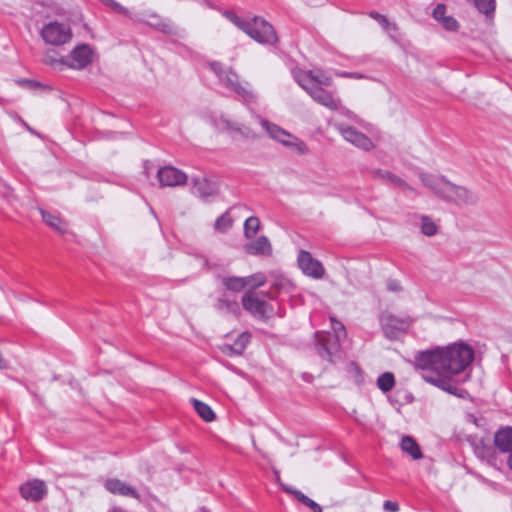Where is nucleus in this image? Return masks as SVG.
<instances>
[{
  "label": "nucleus",
  "instance_id": "1",
  "mask_svg": "<svg viewBox=\"0 0 512 512\" xmlns=\"http://www.w3.org/2000/svg\"><path fill=\"white\" fill-rule=\"evenodd\" d=\"M474 358L473 349L464 343H454L445 348L419 353L416 368L422 378L441 390L463 398L465 390L459 384L466 380L458 377L466 370Z\"/></svg>",
  "mask_w": 512,
  "mask_h": 512
},
{
  "label": "nucleus",
  "instance_id": "2",
  "mask_svg": "<svg viewBox=\"0 0 512 512\" xmlns=\"http://www.w3.org/2000/svg\"><path fill=\"white\" fill-rule=\"evenodd\" d=\"M418 177L427 189L445 202L453 203L459 207L473 206L478 203V197L474 192L466 187L451 183L444 176L419 172Z\"/></svg>",
  "mask_w": 512,
  "mask_h": 512
},
{
  "label": "nucleus",
  "instance_id": "3",
  "mask_svg": "<svg viewBox=\"0 0 512 512\" xmlns=\"http://www.w3.org/2000/svg\"><path fill=\"white\" fill-rule=\"evenodd\" d=\"M333 332H317L315 334V348L321 358L334 362L340 357V341L346 336L342 323L331 318Z\"/></svg>",
  "mask_w": 512,
  "mask_h": 512
},
{
  "label": "nucleus",
  "instance_id": "4",
  "mask_svg": "<svg viewBox=\"0 0 512 512\" xmlns=\"http://www.w3.org/2000/svg\"><path fill=\"white\" fill-rule=\"evenodd\" d=\"M210 68L216 74L220 82L227 89L237 94L246 106L257 103V94L240 82L238 74L232 68L225 67L219 62L210 63Z\"/></svg>",
  "mask_w": 512,
  "mask_h": 512
},
{
  "label": "nucleus",
  "instance_id": "5",
  "mask_svg": "<svg viewBox=\"0 0 512 512\" xmlns=\"http://www.w3.org/2000/svg\"><path fill=\"white\" fill-rule=\"evenodd\" d=\"M255 118L258 120L259 124L262 126V128L266 131V133L269 135L271 139L281 143L290 151L298 155L308 154L309 148L307 144L301 139H299L297 136L291 134L290 132L281 128L277 124L262 118L259 115L255 114Z\"/></svg>",
  "mask_w": 512,
  "mask_h": 512
},
{
  "label": "nucleus",
  "instance_id": "6",
  "mask_svg": "<svg viewBox=\"0 0 512 512\" xmlns=\"http://www.w3.org/2000/svg\"><path fill=\"white\" fill-rule=\"evenodd\" d=\"M295 81L320 105L330 109L337 110L340 107V100L334 97V94L325 90L323 87L314 85L312 79L307 74H295Z\"/></svg>",
  "mask_w": 512,
  "mask_h": 512
},
{
  "label": "nucleus",
  "instance_id": "7",
  "mask_svg": "<svg viewBox=\"0 0 512 512\" xmlns=\"http://www.w3.org/2000/svg\"><path fill=\"white\" fill-rule=\"evenodd\" d=\"M40 35L43 41L50 46H62L72 39V30L69 24L58 21H51L45 24Z\"/></svg>",
  "mask_w": 512,
  "mask_h": 512
},
{
  "label": "nucleus",
  "instance_id": "8",
  "mask_svg": "<svg viewBox=\"0 0 512 512\" xmlns=\"http://www.w3.org/2000/svg\"><path fill=\"white\" fill-rule=\"evenodd\" d=\"M244 33L261 44L273 45L278 41L273 26L263 18L257 16L249 20L248 29H246Z\"/></svg>",
  "mask_w": 512,
  "mask_h": 512
},
{
  "label": "nucleus",
  "instance_id": "9",
  "mask_svg": "<svg viewBox=\"0 0 512 512\" xmlns=\"http://www.w3.org/2000/svg\"><path fill=\"white\" fill-rule=\"evenodd\" d=\"M243 308L260 319H268L274 315L273 306L261 299L255 291H247L242 297Z\"/></svg>",
  "mask_w": 512,
  "mask_h": 512
},
{
  "label": "nucleus",
  "instance_id": "10",
  "mask_svg": "<svg viewBox=\"0 0 512 512\" xmlns=\"http://www.w3.org/2000/svg\"><path fill=\"white\" fill-rule=\"evenodd\" d=\"M380 323L385 337L395 340L407 331L412 324V319L385 313L381 316Z\"/></svg>",
  "mask_w": 512,
  "mask_h": 512
},
{
  "label": "nucleus",
  "instance_id": "11",
  "mask_svg": "<svg viewBox=\"0 0 512 512\" xmlns=\"http://www.w3.org/2000/svg\"><path fill=\"white\" fill-rule=\"evenodd\" d=\"M93 49L90 45L78 44L67 56L66 67L81 70L87 67L93 59Z\"/></svg>",
  "mask_w": 512,
  "mask_h": 512
},
{
  "label": "nucleus",
  "instance_id": "12",
  "mask_svg": "<svg viewBox=\"0 0 512 512\" xmlns=\"http://www.w3.org/2000/svg\"><path fill=\"white\" fill-rule=\"evenodd\" d=\"M335 127L347 142L357 148L369 151L374 147L372 140L356 128L342 123L335 124Z\"/></svg>",
  "mask_w": 512,
  "mask_h": 512
},
{
  "label": "nucleus",
  "instance_id": "13",
  "mask_svg": "<svg viewBox=\"0 0 512 512\" xmlns=\"http://www.w3.org/2000/svg\"><path fill=\"white\" fill-rule=\"evenodd\" d=\"M136 21L144 23L147 26L166 35H173L176 33V27L173 22L154 11L143 12L141 17L136 19Z\"/></svg>",
  "mask_w": 512,
  "mask_h": 512
},
{
  "label": "nucleus",
  "instance_id": "14",
  "mask_svg": "<svg viewBox=\"0 0 512 512\" xmlns=\"http://www.w3.org/2000/svg\"><path fill=\"white\" fill-rule=\"evenodd\" d=\"M297 261L299 268L306 276L314 279H321L324 276L325 269L322 263L313 258L310 252L300 250Z\"/></svg>",
  "mask_w": 512,
  "mask_h": 512
},
{
  "label": "nucleus",
  "instance_id": "15",
  "mask_svg": "<svg viewBox=\"0 0 512 512\" xmlns=\"http://www.w3.org/2000/svg\"><path fill=\"white\" fill-rule=\"evenodd\" d=\"M213 126L221 131L227 133H236L245 138H255V132L248 126L232 121L225 116H220L219 118H215L212 121Z\"/></svg>",
  "mask_w": 512,
  "mask_h": 512
},
{
  "label": "nucleus",
  "instance_id": "16",
  "mask_svg": "<svg viewBox=\"0 0 512 512\" xmlns=\"http://www.w3.org/2000/svg\"><path fill=\"white\" fill-rule=\"evenodd\" d=\"M19 492L26 501L39 502L47 495L48 489L44 481L32 479L23 483Z\"/></svg>",
  "mask_w": 512,
  "mask_h": 512
},
{
  "label": "nucleus",
  "instance_id": "17",
  "mask_svg": "<svg viewBox=\"0 0 512 512\" xmlns=\"http://www.w3.org/2000/svg\"><path fill=\"white\" fill-rule=\"evenodd\" d=\"M268 281L271 284V290L263 295L270 300L276 299L277 295L282 292H290L294 289V283L285 275L272 271L268 275Z\"/></svg>",
  "mask_w": 512,
  "mask_h": 512
},
{
  "label": "nucleus",
  "instance_id": "18",
  "mask_svg": "<svg viewBox=\"0 0 512 512\" xmlns=\"http://www.w3.org/2000/svg\"><path fill=\"white\" fill-rule=\"evenodd\" d=\"M157 177L161 186L165 187H176L186 184L187 175L173 167V166H165L158 170Z\"/></svg>",
  "mask_w": 512,
  "mask_h": 512
},
{
  "label": "nucleus",
  "instance_id": "19",
  "mask_svg": "<svg viewBox=\"0 0 512 512\" xmlns=\"http://www.w3.org/2000/svg\"><path fill=\"white\" fill-rule=\"evenodd\" d=\"M370 174L371 177L375 180H380L385 184L399 187L403 190H407L410 191L411 193L418 195V192L411 185H409L402 178L388 170L373 169L371 170Z\"/></svg>",
  "mask_w": 512,
  "mask_h": 512
},
{
  "label": "nucleus",
  "instance_id": "20",
  "mask_svg": "<svg viewBox=\"0 0 512 512\" xmlns=\"http://www.w3.org/2000/svg\"><path fill=\"white\" fill-rule=\"evenodd\" d=\"M104 487L106 488L107 491H109L112 494L131 497L137 500L140 499V494L138 493V491L134 487L121 481L120 479H106L104 482Z\"/></svg>",
  "mask_w": 512,
  "mask_h": 512
},
{
  "label": "nucleus",
  "instance_id": "21",
  "mask_svg": "<svg viewBox=\"0 0 512 512\" xmlns=\"http://www.w3.org/2000/svg\"><path fill=\"white\" fill-rule=\"evenodd\" d=\"M245 251L250 255L270 256L272 247L266 236H260L251 243L246 244Z\"/></svg>",
  "mask_w": 512,
  "mask_h": 512
},
{
  "label": "nucleus",
  "instance_id": "22",
  "mask_svg": "<svg viewBox=\"0 0 512 512\" xmlns=\"http://www.w3.org/2000/svg\"><path fill=\"white\" fill-rule=\"evenodd\" d=\"M215 185L204 177L193 178L192 193L201 197L206 198L212 196L215 193Z\"/></svg>",
  "mask_w": 512,
  "mask_h": 512
},
{
  "label": "nucleus",
  "instance_id": "23",
  "mask_svg": "<svg viewBox=\"0 0 512 512\" xmlns=\"http://www.w3.org/2000/svg\"><path fill=\"white\" fill-rule=\"evenodd\" d=\"M494 442L496 447L501 452H511L512 451V428L505 427L500 429L494 437Z\"/></svg>",
  "mask_w": 512,
  "mask_h": 512
},
{
  "label": "nucleus",
  "instance_id": "24",
  "mask_svg": "<svg viewBox=\"0 0 512 512\" xmlns=\"http://www.w3.org/2000/svg\"><path fill=\"white\" fill-rule=\"evenodd\" d=\"M215 308L223 314H232L238 316L240 314V307L236 300L229 299L225 295L220 297L215 304Z\"/></svg>",
  "mask_w": 512,
  "mask_h": 512
},
{
  "label": "nucleus",
  "instance_id": "25",
  "mask_svg": "<svg viewBox=\"0 0 512 512\" xmlns=\"http://www.w3.org/2000/svg\"><path fill=\"white\" fill-rule=\"evenodd\" d=\"M400 447L403 452L409 454L414 460H418L423 457L419 445L411 436L402 437Z\"/></svg>",
  "mask_w": 512,
  "mask_h": 512
},
{
  "label": "nucleus",
  "instance_id": "26",
  "mask_svg": "<svg viewBox=\"0 0 512 512\" xmlns=\"http://www.w3.org/2000/svg\"><path fill=\"white\" fill-rule=\"evenodd\" d=\"M43 221L52 229H54L59 234H65L68 230L67 224L65 221L60 219L56 215H52L45 210H40Z\"/></svg>",
  "mask_w": 512,
  "mask_h": 512
},
{
  "label": "nucleus",
  "instance_id": "27",
  "mask_svg": "<svg viewBox=\"0 0 512 512\" xmlns=\"http://www.w3.org/2000/svg\"><path fill=\"white\" fill-rule=\"evenodd\" d=\"M223 286L232 292H241L247 287V281L245 277H237V276H221L219 277Z\"/></svg>",
  "mask_w": 512,
  "mask_h": 512
},
{
  "label": "nucleus",
  "instance_id": "28",
  "mask_svg": "<svg viewBox=\"0 0 512 512\" xmlns=\"http://www.w3.org/2000/svg\"><path fill=\"white\" fill-rule=\"evenodd\" d=\"M284 491L294 495L302 504L307 506L312 510V512H322V508L319 504H317L315 501L310 499L308 496L303 494L301 491H298L296 489H293L289 486L281 484Z\"/></svg>",
  "mask_w": 512,
  "mask_h": 512
},
{
  "label": "nucleus",
  "instance_id": "29",
  "mask_svg": "<svg viewBox=\"0 0 512 512\" xmlns=\"http://www.w3.org/2000/svg\"><path fill=\"white\" fill-rule=\"evenodd\" d=\"M66 56L65 57H61L59 56L58 52L53 50V49H47L44 53H43V57H42V61L53 67V68H61V67H66Z\"/></svg>",
  "mask_w": 512,
  "mask_h": 512
},
{
  "label": "nucleus",
  "instance_id": "30",
  "mask_svg": "<svg viewBox=\"0 0 512 512\" xmlns=\"http://www.w3.org/2000/svg\"><path fill=\"white\" fill-rule=\"evenodd\" d=\"M191 403L197 412V414L206 422H211L215 419V413L211 409L209 405L206 403L197 400V399H191Z\"/></svg>",
  "mask_w": 512,
  "mask_h": 512
},
{
  "label": "nucleus",
  "instance_id": "31",
  "mask_svg": "<svg viewBox=\"0 0 512 512\" xmlns=\"http://www.w3.org/2000/svg\"><path fill=\"white\" fill-rule=\"evenodd\" d=\"M295 74H307L311 77L312 83L318 86H330L332 84V78L322 71H295Z\"/></svg>",
  "mask_w": 512,
  "mask_h": 512
},
{
  "label": "nucleus",
  "instance_id": "32",
  "mask_svg": "<svg viewBox=\"0 0 512 512\" xmlns=\"http://www.w3.org/2000/svg\"><path fill=\"white\" fill-rule=\"evenodd\" d=\"M250 338L251 336L249 333H242L241 335L238 336L233 345L225 346L224 352L235 355H241L246 345L250 341Z\"/></svg>",
  "mask_w": 512,
  "mask_h": 512
},
{
  "label": "nucleus",
  "instance_id": "33",
  "mask_svg": "<svg viewBox=\"0 0 512 512\" xmlns=\"http://www.w3.org/2000/svg\"><path fill=\"white\" fill-rule=\"evenodd\" d=\"M395 385V378L391 372L381 374L377 379L378 388L384 393L389 392Z\"/></svg>",
  "mask_w": 512,
  "mask_h": 512
},
{
  "label": "nucleus",
  "instance_id": "34",
  "mask_svg": "<svg viewBox=\"0 0 512 512\" xmlns=\"http://www.w3.org/2000/svg\"><path fill=\"white\" fill-rule=\"evenodd\" d=\"M260 228V221L257 217L251 216L244 223V235L246 238H253Z\"/></svg>",
  "mask_w": 512,
  "mask_h": 512
},
{
  "label": "nucleus",
  "instance_id": "35",
  "mask_svg": "<svg viewBox=\"0 0 512 512\" xmlns=\"http://www.w3.org/2000/svg\"><path fill=\"white\" fill-rule=\"evenodd\" d=\"M247 281L248 291H255L256 288L263 286L267 281L268 277L264 273H255L253 275L245 277Z\"/></svg>",
  "mask_w": 512,
  "mask_h": 512
},
{
  "label": "nucleus",
  "instance_id": "36",
  "mask_svg": "<svg viewBox=\"0 0 512 512\" xmlns=\"http://www.w3.org/2000/svg\"><path fill=\"white\" fill-rule=\"evenodd\" d=\"M222 15L243 32H245V30L248 29L249 20H245L239 17L233 11L223 10Z\"/></svg>",
  "mask_w": 512,
  "mask_h": 512
},
{
  "label": "nucleus",
  "instance_id": "37",
  "mask_svg": "<svg viewBox=\"0 0 512 512\" xmlns=\"http://www.w3.org/2000/svg\"><path fill=\"white\" fill-rule=\"evenodd\" d=\"M421 232L428 237L434 236L437 231L438 227L434 223V221L426 215L421 216Z\"/></svg>",
  "mask_w": 512,
  "mask_h": 512
},
{
  "label": "nucleus",
  "instance_id": "38",
  "mask_svg": "<svg viewBox=\"0 0 512 512\" xmlns=\"http://www.w3.org/2000/svg\"><path fill=\"white\" fill-rule=\"evenodd\" d=\"M232 218L230 217L228 212H225L220 217L217 218V220L214 223V229L216 231H219L221 233L226 232L228 229L232 226Z\"/></svg>",
  "mask_w": 512,
  "mask_h": 512
},
{
  "label": "nucleus",
  "instance_id": "39",
  "mask_svg": "<svg viewBox=\"0 0 512 512\" xmlns=\"http://www.w3.org/2000/svg\"><path fill=\"white\" fill-rule=\"evenodd\" d=\"M369 16L371 18H373L374 20H376L381 26L383 29L385 30H389V28H393V30H397V25L395 23H391L386 16L376 12V11H371L369 13Z\"/></svg>",
  "mask_w": 512,
  "mask_h": 512
},
{
  "label": "nucleus",
  "instance_id": "40",
  "mask_svg": "<svg viewBox=\"0 0 512 512\" xmlns=\"http://www.w3.org/2000/svg\"><path fill=\"white\" fill-rule=\"evenodd\" d=\"M101 3H103L105 6L111 8L112 10L126 16L129 18H132L131 12L124 6H122L120 3L116 2L115 0H99Z\"/></svg>",
  "mask_w": 512,
  "mask_h": 512
},
{
  "label": "nucleus",
  "instance_id": "41",
  "mask_svg": "<svg viewBox=\"0 0 512 512\" xmlns=\"http://www.w3.org/2000/svg\"><path fill=\"white\" fill-rule=\"evenodd\" d=\"M440 24L448 31H456L459 28L457 20L450 15H446Z\"/></svg>",
  "mask_w": 512,
  "mask_h": 512
},
{
  "label": "nucleus",
  "instance_id": "42",
  "mask_svg": "<svg viewBox=\"0 0 512 512\" xmlns=\"http://www.w3.org/2000/svg\"><path fill=\"white\" fill-rule=\"evenodd\" d=\"M433 18L441 23V21L446 17V6L444 4H438L433 10Z\"/></svg>",
  "mask_w": 512,
  "mask_h": 512
},
{
  "label": "nucleus",
  "instance_id": "43",
  "mask_svg": "<svg viewBox=\"0 0 512 512\" xmlns=\"http://www.w3.org/2000/svg\"><path fill=\"white\" fill-rule=\"evenodd\" d=\"M383 508L386 512H397L399 510V505L393 501H385L383 504Z\"/></svg>",
  "mask_w": 512,
  "mask_h": 512
},
{
  "label": "nucleus",
  "instance_id": "44",
  "mask_svg": "<svg viewBox=\"0 0 512 512\" xmlns=\"http://www.w3.org/2000/svg\"><path fill=\"white\" fill-rule=\"evenodd\" d=\"M387 289L392 292H398L401 290V286L397 280L389 279L387 281Z\"/></svg>",
  "mask_w": 512,
  "mask_h": 512
},
{
  "label": "nucleus",
  "instance_id": "45",
  "mask_svg": "<svg viewBox=\"0 0 512 512\" xmlns=\"http://www.w3.org/2000/svg\"><path fill=\"white\" fill-rule=\"evenodd\" d=\"M341 76H344V77H353V78H356V79H360V78H363V75L362 74H359V73H348V72H344L341 74Z\"/></svg>",
  "mask_w": 512,
  "mask_h": 512
},
{
  "label": "nucleus",
  "instance_id": "46",
  "mask_svg": "<svg viewBox=\"0 0 512 512\" xmlns=\"http://www.w3.org/2000/svg\"><path fill=\"white\" fill-rule=\"evenodd\" d=\"M17 83H18L19 85H21V86H29V87L34 85V83H33L32 81H30V80H26V79H24V80H18V81H17Z\"/></svg>",
  "mask_w": 512,
  "mask_h": 512
},
{
  "label": "nucleus",
  "instance_id": "47",
  "mask_svg": "<svg viewBox=\"0 0 512 512\" xmlns=\"http://www.w3.org/2000/svg\"><path fill=\"white\" fill-rule=\"evenodd\" d=\"M203 266L207 270H211V268H212L211 264L209 263L208 259H206V258L203 259Z\"/></svg>",
  "mask_w": 512,
  "mask_h": 512
},
{
  "label": "nucleus",
  "instance_id": "48",
  "mask_svg": "<svg viewBox=\"0 0 512 512\" xmlns=\"http://www.w3.org/2000/svg\"><path fill=\"white\" fill-rule=\"evenodd\" d=\"M508 465H509L510 469L512 470V453L509 455Z\"/></svg>",
  "mask_w": 512,
  "mask_h": 512
},
{
  "label": "nucleus",
  "instance_id": "49",
  "mask_svg": "<svg viewBox=\"0 0 512 512\" xmlns=\"http://www.w3.org/2000/svg\"><path fill=\"white\" fill-rule=\"evenodd\" d=\"M275 475H276V481H277V482H280V476H279L278 471H276V472H275Z\"/></svg>",
  "mask_w": 512,
  "mask_h": 512
},
{
  "label": "nucleus",
  "instance_id": "50",
  "mask_svg": "<svg viewBox=\"0 0 512 512\" xmlns=\"http://www.w3.org/2000/svg\"><path fill=\"white\" fill-rule=\"evenodd\" d=\"M275 475H276V481H277V482H280V476H279L278 471H276V472H275Z\"/></svg>",
  "mask_w": 512,
  "mask_h": 512
},
{
  "label": "nucleus",
  "instance_id": "51",
  "mask_svg": "<svg viewBox=\"0 0 512 512\" xmlns=\"http://www.w3.org/2000/svg\"><path fill=\"white\" fill-rule=\"evenodd\" d=\"M206 5H208L209 7H211V4L207 1V0H202Z\"/></svg>",
  "mask_w": 512,
  "mask_h": 512
},
{
  "label": "nucleus",
  "instance_id": "52",
  "mask_svg": "<svg viewBox=\"0 0 512 512\" xmlns=\"http://www.w3.org/2000/svg\"><path fill=\"white\" fill-rule=\"evenodd\" d=\"M386 31L391 33V32H395L396 30H393V28H389V30H386Z\"/></svg>",
  "mask_w": 512,
  "mask_h": 512
},
{
  "label": "nucleus",
  "instance_id": "53",
  "mask_svg": "<svg viewBox=\"0 0 512 512\" xmlns=\"http://www.w3.org/2000/svg\"><path fill=\"white\" fill-rule=\"evenodd\" d=\"M25 127H26L30 132H32V129L30 128V126H28L27 124H25Z\"/></svg>",
  "mask_w": 512,
  "mask_h": 512
},
{
  "label": "nucleus",
  "instance_id": "54",
  "mask_svg": "<svg viewBox=\"0 0 512 512\" xmlns=\"http://www.w3.org/2000/svg\"><path fill=\"white\" fill-rule=\"evenodd\" d=\"M201 512H206V511H201Z\"/></svg>",
  "mask_w": 512,
  "mask_h": 512
}]
</instances>
